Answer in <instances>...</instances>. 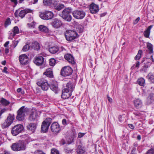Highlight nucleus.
Returning a JSON list of instances; mask_svg holds the SVG:
<instances>
[{
	"label": "nucleus",
	"instance_id": "obj_1",
	"mask_svg": "<svg viewBox=\"0 0 154 154\" xmlns=\"http://www.w3.org/2000/svg\"><path fill=\"white\" fill-rule=\"evenodd\" d=\"M28 112V109L25 108V106L21 107L17 111L16 119L18 121H22L23 120L25 116Z\"/></svg>",
	"mask_w": 154,
	"mask_h": 154
},
{
	"label": "nucleus",
	"instance_id": "obj_2",
	"mask_svg": "<svg viewBox=\"0 0 154 154\" xmlns=\"http://www.w3.org/2000/svg\"><path fill=\"white\" fill-rule=\"evenodd\" d=\"M11 149L15 151H24L26 149V145L24 141H20L18 143H13L11 146Z\"/></svg>",
	"mask_w": 154,
	"mask_h": 154
},
{
	"label": "nucleus",
	"instance_id": "obj_3",
	"mask_svg": "<svg viewBox=\"0 0 154 154\" xmlns=\"http://www.w3.org/2000/svg\"><path fill=\"white\" fill-rule=\"evenodd\" d=\"M66 40L71 42L75 39L77 36V33L75 31L72 30H67L65 33Z\"/></svg>",
	"mask_w": 154,
	"mask_h": 154
},
{
	"label": "nucleus",
	"instance_id": "obj_4",
	"mask_svg": "<svg viewBox=\"0 0 154 154\" xmlns=\"http://www.w3.org/2000/svg\"><path fill=\"white\" fill-rule=\"evenodd\" d=\"M23 125L18 124L15 125L12 128L11 133L14 136H16L21 133L24 129Z\"/></svg>",
	"mask_w": 154,
	"mask_h": 154
},
{
	"label": "nucleus",
	"instance_id": "obj_5",
	"mask_svg": "<svg viewBox=\"0 0 154 154\" xmlns=\"http://www.w3.org/2000/svg\"><path fill=\"white\" fill-rule=\"evenodd\" d=\"M32 11V10L29 9H26L21 11H20V9H19L16 11L14 13V15L15 17H17L19 16L21 18H23L26 14L29 13H31Z\"/></svg>",
	"mask_w": 154,
	"mask_h": 154
},
{
	"label": "nucleus",
	"instance_id": "obj_6",
	"mask_svg": "<svg viewBox=\"0 0 154 154\" xmlns=\"http://www.w3.org/2000/svg\"><path fill=\"white\" fill-rule=\"evenodd\" d=\"M51 122L52 119L51 118H47L43 121L42 125L41 131L44 133L47 131Z\"/></svg>",
	"mask_w": 154,
	"mask_h": 154
},
{
	"label": "nucleus",
	"instance_id": "obj_7",
	"mask_svg": "<svg viewBox=\"0 0 154 154\" xmlns=\"http://www.w3.org/2000/svg\"><path fill=\"white\" fill-rule=\"evenodd\" d=\"M72 15L73 17L77 19H82L85 17V12L82 10H77L73 11Z\"/></svg>",
	"mask_w": 154,
	"mask_h": 154
},
{
	"label": "nucleus",
	"instance_id": "obj_8",
	"mask_svg": "<svg viewBox=\"0 0 154 154\" xmlns=\"http://www.w3.org/2000/svg\"><path fill=\"white\" fill-rule=\"evenodd\" d=\"M39 16L40 18L43 20H48L53 17L54 14L51 11H46L41 13Z\"/></svg>",
	"mask_w": 154,
	"mask_h": 154
},
{
	"label": "nucleus",
	"instance_id": "obj_9",
	"mask_svg": "<svg viewBox=\"0 0 154 154\" xmlns=\"http://www.w3.org/2000/svg\"><path fill=\"white\" fill-rule=\"evenodd\" d=\"M14 120V116L13 115L10 114L8 116L7 119L2 125V127L4 129L8 128L13 122Z\"/></svg>",
	"mask_w": 154,
	"mask_h": 154
},
{
	"label": "nucleus",
	"instance_id": "obj_10",
	"mask_svg": "<svg viewBox=\"0 0 154 154\" xmlns=\"http://www.w3.org/2000/svg\"><path fill=\"white\" fill-rule=\"evenodd\" d=\"M72 68L69 66H65L61 70V75L63 76L69 75L72 74Z\"/></svg>",
	"mask_w": 154,
	"mask_h": 154
},
{
	"label": "nucleus",
	"instance_id": "obj_11",
	"mask_svg": "<svg viewBox=\"0 0 154 154\" xmlns=\"http://www.w3.org/2000/svg\"><path fill=\"white\" fill-rule=\"evenodd\" d=\"M40 113V111L36 110L35 109H32L29 116V120L31 121L35 120L39 116Z\"/></svg>",
	"mask_w": 154,
	"mask_h": 154
},
{
	"label": "nucleus",
	"instance_id": "obj_12",
	"mask_svg": "<svg viewBox=\"0 0 154 154\" xmlns=\"http://www.w3.org/2000/svg\"><path fill=\"white\" fill-rule=\"evenodd\" d=\"M37 85L41 86L43 91H47L49 87V85L46 80H42L37 83Z\"/></svg>",
	"mask_w": 154,
	"mask_h": 154
},
{
	"label": "nucleus",
	"instance_id": "obj_13",
	"mask_svg": "<svg viewBox=\"0 0 154 154\" xmlns=\"http://www.w3.org/2000/svg\"><path fill=\"white\" fill-rule=\"evenodd\" d=\"M19 59L20 62L22 65H25L29 63L28 57L25 54H23L20 56Z\"/></svg>",
	"mask_w": 154,
	"mask_h": 154
},
{
	"label": "nucleus",
	"instance_id": "obj_14",
	"mask_svg": "<svg viewBox=\"0 0 154 154\" xmlns=\"http://www.w3.org/2000/svg\"><path fill=\"white\" fill-rule=\"evenodd\" d=\"M51 25L54 28L57 29L60 28L62 25V21L57 18L54 19L51 23Z\"/></svg>",
	"mask_w": 154,
	"mask_h": 154
},
{
	"label": "nucleus",
	"instance_id": "obj_15",
	"mask_svg": "<svg viewBox=\"0 0 154 154\" xmlns=\"http://www.w3.org/2000/svg\"><path fill=\"white\" fill-rule=\"evenodd\" d=\"M51 130L54 133H58L60 130V126L57 122L53 123L51 127Z\"/></svg>",
	"mask_w": 154,
	"mask_h": 154
},
{
	"label": "nucleus",
	"instance_id": "obj_16",
	"mask_svg": "<svg viewBox=\"0 0 154 154\" xmlns=\"http://www.w3.org/2000/svg\"><path fill=\"white\" fill-rule=\"evenodd\" d=\"M44 58L41 56H36L34 60V62L37 65L40 66L44 62Z\"/></svg>",
	"mask_w": 154,
	"mask_h": 154
},
{
	"label": "nucleus",
	"instance_id": "obj_17",
	"mask_svg": "<svg viewBox=\"0 0 154 154\" xmlns=\"http://www.w3.org/2000/svg\"><path fill=\"white\" fill-rule=\"evenodd\" d=\"M90 10L92 14H95L99 11L98 5L92 3L90 5Z\"/></svg>",
	"mask_w": 154,
	"mask_h": 154
},
{
	"label": "nucleus",
	"instance_id": "obj_18",
	"mask_svg": "<svg viewBox=\"0 0 154 154\" xmlns=\"http://www.w3.org/2000/svg\"><path fill=\"white\" fill-rule=\"evenodd\" d=\"M72 92L68 91L67 90L64 89L62 91L61 97L64 99H68L71 96Z\"/></svg>",
	"mask_w": 154,
	"mask_h": 154
},
{
	"label": "nucleus",
	"instance_id": "obj_19",
	"mask_svg": "<svg viewBox=\"0 0 154 154\" xmlns=\"http://www.w3.org/2000/svg\"><path fill=\"white\" fill-rule=\"evenodd\" d=\"M65 58L68 62L72 64H75V62L74 60V58L73 56L71 54H67L64 56Z\"/></svg>",
	"mask_w": 154,
	"mask_h": 154
},
{
	"label": "nucleus",
	"instance_id": "obj_20",
	"mask_svg": "<svg viewBox=\"0 0 154 154\" xmlns=\"http://www.w3.org/2000/svg\"><path fill=\"white\" fill-rule=\"evenodd\" d=\"M134 103L135 107L138 109L141 108L143 105L142 100L139 98L135 99L134 101Z\"/></svg>",
	"mask_w": 154,
	"mask_h": 154
},
{
	"label": "nucleus",
	"instance_id": "obj_21",
	"mask_svg": "<svg viewBox=\"0 0 154 154\" xmlns=\"http://www.w3.org/2000/svg\"><path fill=\"white\" fill-rule=\"evenodd\" d=\"M36 128V125L33 123H31L28 125L27 126L28 130L31 131L32 133H34Z\"/></svg>",
	"mask_w": 154,
	"mask_h": 154
},
{
	"label": "nucleus",
	"instance_id": "obj_22",
	"mask_svg": "<svg viewBox=\"0 0 154 154\" xmlns=\"http://www.w3.org/2000/svg\"><path fill=\"white\" fill-rule=\"evenodd\" d=\"M50 87L51 89L55 93H57L59 89L58 88V84L57 82H54L51 84Z\"/></svg>",
	"mask_w": 154,
	"mask_h": 154
},
{
	"label": "nucleus",
	"instance_id": "obj_23",
	"mask_svg": "<svg viewBox=\"0 0 154 154\" xmlns=\"http://www.w3.org/2000/svg\"><path fill=\"white\" fill-rule=\"evenodd\" d=\"M74 88V86L73 84L71 82H69L67 84L66 88L64 89L67 90L69 91L72 92Z\"/></svg>",
	"mask_w": 154,
	"mask_h": 154
},
{
	"label": "nucleus",
	"instance_id": "obj_24",
	"mask_svg": "<svg viewBox=\"0 0 154 154\" xmlns=\"http://www.w3.org/2000/svg\"><path fill=\"white\" fill-rule=\"evenodd\" d=\"M153 25H150L148 27L147 29L145 30L144 32V36L146 38H149V35L150 33V30L152 27Z\"/></svg>",
	"mask_w": 154,
	"mask_h": 154
},
{
	"label": "nucleus",
	"instance_id": "obj_25",
	"mask_svg": "<svg viewBox=\"0 0 154 154\" xmlns=\"http://www.w3.org/2000/svg\"><path fill=\"white\" fill-rule=\"evenodd\" d=\"M76 152L78 154H83L85 152L84 147L81 145H78L76 149Z\"/></svg>",
	"mask_w": 154,
	"mask_h": 154
},
{
	"label": "nucleus",
	"instance_id": "obj_26",
	"mask_svg": "<svg viewBox=\"0 0 154 154\" xmlns=\"http://www.w3.org/2000/svg\"><path fill=\"white\" fill-rule=\"evenodd\" d=\"M43 74L50 78L53 77V72L51 69L50 68H48L46 69V71Z\"/></svg>",
	"mask_w": 154,
	"mask_h": 154
},
{
	"label": "nucleus",
	"instance_id": "obj_27",
	"mask_svg": "<svg viewBox=\"0 0 154 154\" xmlns=\"http://www.w3.org/2000/svg\"><path fill=\"white\" fill-rule=\"evenodd\" d=\"M147 48L148 49V52L150 54L153 53V46L149 42L147 43Z\"/></svg>",
	"mask_w": 154,
	"mask_h": 154
},
{
	"label": "nucleus",
	"instance_id": "obj_28",
	"mask_svg": "<svg viewBox=\"0 0 154 154\" xmlns=\"http://www.w3.org/2000/svg\"><path fill=\"white\" fill-rule=\"evenodd\" d=\"M58 50V48L56 46L51 47L49 49L50 52L52 54H55L56 53Z\"/></svg>",
	"mask_w": 154,
	"mask_h": 154
},
{
	"label": "nucleus",
	"instance_id": "obj_29",
	"mask_svg": "<svg viewBox=\"0 0 154 154\" xmlns=\"http://www.w3.org/2000/svg\"><path fill=\"white\" fill-rule=\"evenodd\" d=\"M71 12V9L67 8L64 9L62 12L61 15H65L69 14Z\"/></svg>",
	"mask_w": 154,
	"mask_h": 154
},
{
	"label": "nucleus",
	"instance_id": "obj_30",
	"mask_svg": "<svg viewBox=\"0 0 154 154\" xmlns=\"http://www.w3.org/2000/svg\"><path fill=\"white\" fill-rule=\"evenodd\" d=\"M32 48L35 50H38L39 49L40 47L39 44L37 42H35L32 44Z\"/></svg>",
	"mask_w": 154,
	"mask_h": 154
},
{
	"label": "nucleus",
	"instance_id": "obj_31",
	"mask_svg": "<svg viewBox=\"0 0 154 154\" xmlns=\"http://www.w3.org/2000/svg\"><path fill=\"white\" fill-rule=\"evenodd\" d=\"M63 19L68 22H70L72 20V16L70 14L65 15H61Z\"/></svg>",
	"mask_w": 154,
	"mask_h": 154
},
{
	"label": "nucleus",
	"instance_id": "obj_32",
	"mask_svg": "<svg viewBox=\"0 0 154 154\" xmlns=\"http://www.w3.org/2000/svg\"><path fill=\"white\" fill-rule=\"evenodd\" d=\"M149 80L152 83H154V75L151 73H149L147 76Z\"/></svg>",
	"mask_w": 154,
	"mask_h": 154
},
{
	"label": "nucleus",
	"instance_id": "obj_33",
	"mask_svg": "<svg viewBox=\"0 0 154 154\" xmlns=\"http://www.w3.org/2000/svg\"><path fill=\"white\" fill-rule=\"evenodd\" d=\"M138 84L141 86H144L145 85V81L144 79L142 78H141L138 79L137 80Z\"/></svg>",
	"mask_w": 154,
	"mask_h": 154
},
{
	"label": "nucleus",
	"instance_id": "obj_34",
	"mask_svg": "<svg viewBox=\"0 0 154 154\" xmlns=\"http://www.w3.org/2000/svg\"><path fill=\"white\" fill-rule=\"evenodd\" d=\"M39 30L42 32H46L48 31V28L43 25H40L38 27Z\"/></svg>",
	"mask_w": 154,
	"mask_h": 154
},
{
	"label": "nucleus",
	"instance_id": "obj_35",
	"mask_svg": "<svg viewBox=\"0 0 154 154\" xmlns=\"http://www.w3.org/2000/svg\"><path fill=\"white\" fill-rule=\"evenodd\" d=\"M12 30L13 32L14 33H12L11 35L13 36H14L15 35L18 33L19 32V29L18 27L17 26H15L14 28Z\"/></svg>",
	"mask_w": 154,
	"mask_h": 154
},
{
	"label": "nucleus",
	"instance_id": "obj_36",
	"mask_svg": "<svg viewBox=\"0 0 154 154\" xmlns=\"http://www.w3.org/2000/svg\"><path fill=\"white\" fill-rule=\"evenodd\" d=\"M142 53V51L141 50H139L137 54L134 58L135 60H137L139 59L141 57V55Z\"/></svg>",
	"mask_w": 154,
	"mask_h": 154
},
{
	"label": "nucleus",
	"instance_id": "obj_37",
	"mask_svg": "<svg viewBox=\"0 0 154 154\" xmlns=\"http://www.w3.org/2000/svg\"><path fill=\"white\" fill-rule=\"evenodd\" d=\"M52 2V0H44L43 3L45 5H49Z\"/></svg>",
	"mask_w": 154,
	"mask_h": 154
},
{
	"label": "nucleus",
	"instance_id": "obj_38",
	"mask_svg": "<svg viewBox=\"0 0 154 154\" xmlns=\"http://www.w3.org/2000/svg\"><path fill=\"white\" fill-rule=\"evenodd\" d=\"M30 47V44H27L23 46L22 49V50L23 51H26L29 49Z\"/></svg>",
	"mask_w": 154,
	"mask_h": 154
},
{
	"label": "nucleus",
	"instance_id": "obj_39",
	"mask_svg": "<svg viewBox=\"0 0 154 154\" xmlns=\"http://www.w3.org/2000/svg\"><path fill=\"white\" fill-rule=\"evenodd\" d=\"M64 150L66 152L69 154H70L72 152L73 149H70L68 147H66L65 149Z\"/></svg>",
	"mask_w": 154,
	"mask_h": 154
},
{
	"label": "nucleus",
	"instance_id": "obj_40",
	"mask_svg": "<svg viewBox=\"0 0 154 154\" xmlns=\"http://www.w3.org/2000/svg\"><path fill=\"white\" fill-rule=\"evenodd\" d=\"M11 24V20L10 18H8L6 20L5 23V26L6 27Z\"/></svg>",
	"mask_w": 154,
	"mask_h": 154
},
{
	"label": "nucleus",
	"instance_id": "obj_41",
	"mask_svg": "<svg viewBox=\"0 0 154 154\" xmlns=\"http://www.w3.org/2000/svg\"><path fill=\"white\" fill-rule=\"evenodd\" d=\"M56 60L54 59L51 58L50 59L49 64L50 66H53L55 65L56 63Z\"/></svg>",
	"mask_w": 154,
	"mask_h": 154
},
{
	"label": "nucleus",
	"instance_id": "obj_42",
	"mask_svg": "<svg viewBox=\"0 0 154 154\" xmlns=\"http://www.w3.org/2000/svg\"><path fill=\"white\" fill-rule=\"evenodd\" d=\"M51 154H59V152L57 149H53L51 150Z\"/></svg>",
	"mask_w": 154,
	"mask_h": 154
},
{
	"label": "nucleus",
	"instance_id": "obj_43",
	"mask_svg": "<svg viewBox=\"0 0 154 154\" xmlns=\"http://www.w3.org/2000/svg\"><path fill=\"white\" fill-rule=\"evenodd\" d=\"M64 7V5L63 4L59 5L56 7V9L58 11H60L61 9L63 8Z\"/></svg>",
	"mask_w": 154,
	"mask_h": 154
},
{
	"label": "nucleus",
	"instance_id": "obj_44",
	"mask_svg": "<svg viewBox=\"0 0 154 154\" xmlns=\"http://www.w3.org/2000/svg\"><path fill=\"white\" fill-rule=\"evenodd\" d=\"M34 154H45L43 151L40 150H37L34 152Z\"/></svg>",
	"mask_w": 154,
	"mask_h": 154
},
{
	"label": "nucleus",
	"instance_id": "obj_45",
	"mask_svg": "<svg viewBox=\"0 0 154 154\" xmlns=\"http://www.w3.org/2000/svg\"><path fill=\"white\" fill-rule=\"evenodd\" d=\"M147 154H154V149H151L148 150Z\"/></svg>",
	"mask_w": 154,
	"mask_h": 154
},
{
	"label": "nucleus",
	"instance_id": "obj_46",
	"mask_svg": "<svg viewBox=\"0 0 154 154\" xmlns=\"http://www.w3.org/2000/svg\"><path fill=\"white\" fill-rule=\"evenodd\" d=\"M60 143L61 145H63L66 144V143L65 140L63 139L60 142Z\"/></svg>",
	"mask_w": 154,
	"mask_h": 154
},
{
	"label": "nucleus",
	"instance_id": "obj_47",
	"mask_svg": "<svg viewBox=\"0 0 154 154\" xmlns=\"http://www.w3.org/2000/svg\"><path fill=\"white\" fill-rule=\"evenodd\" d=\"M119 120L120 122H122L124 120V118L122 115H119L118 117Z\"/></svg>",
	"mask_w": 154,
	"mask_h": 154
},
{
	"label": "nucleus",
	"instance_id": "obj_48",
	"mask_svg": "<svg viewBox=\"0 0 154 154\" xmlns=\"http://www.w3.org/2000/svg\"><path fill=\"white\" fill-rule=\"evenodd\" d=\"M150 99L152 101L154 100V94H152L149 96Z\"/></svg>",
	"mask_w": 154,
	"mask_h": 154
},
{
	"label": "nucleus",
	"instance_id": "obj_49",
	"mask_svg": "<svg viewBox=\"0 0 154 154\" xmlns=\"http://www.w3.org/2000/svg\"><path fill=\"white\" fill-rule=\"evenodd\" d=\"M62 124L63 125H67V121L65 119H63L62 120Z\"/></svg>",
	"mask_w": 154,
	"mask_h": 154
},
{
	"label": "nucleus",
	"instance_id": "obj_50",
	"mask_svg": "<svg viewBox=\"0 0 154 154\" xmlns=\"http://www.w3.org/2000/svg\"><path fill=\"white\" fill-rule=\"evenodd\" d=\"M70 141H68L67 144H69L72 143L73 141V139L71 137L69 139Z\"/></svg>",
	"mask_w": 154,
	"mask_h": 154
},
{
	"label": "nucleus",
	"instance_id": "obj_51",
	"mask_svg": "<svg viewBox=\"0 0 154 154\" xmlns=\"http://www.w3.org/2000/svg\"><path fill=\"white\" fill-rule=\"evenodd\" d=\"M134 114L137 116H140L141 115V114L138 112H134Z\"/></svg>",
	"mask_w": 154,
	"mask_h": 154
},
{
	"label": "nucleus",
	"instance_id": "obj_52",
	"mask_svg": "<svg viewBox=\"0 0 154 154\" xmlns=\"http://www.w3.org/2000/svg\"><path fill=\"white\" fill-rule=\"evenodd\" d=\"M33 24H32L31 23H28V26L29 27L34 28L35 27V24H34V23H33Z\"/></svg>",
	"mask_w": 154,
	"mask_h": 154
},
{
	"label": "nucleus",
	"instance_id": "obj_53",
	"mask_svg": "<svg viewBox=\"0 0 154 154\" xmlns=\"http://www.w3.org/2000/svg\"><path fill=\"white\" fill-rule=\"evenodd\" d=\"M140 17H137L134 22V24H136L140 20Z\"/></svg>",
	"mask_w": 154,
	"mask_h": 154
},
{
	"label": "nucleus",
	"instance_id": "obj_54",
	"mask_svg": "<svg viewBox=\"0 0 154 154\" xmlns=\"http://www.w3.org/2000/svg\"><path fill=\"white\" fill-rule=\"evenodd\" d=\"M85 134L83 133H79L78 134V137L79 138H81Z\"/></svg>",
	"mask_w": 154,
	"mask_h": 154
},
{
	"label": "nucleus",
	"instance_id": "obj_55",
	"mask_svg": "<svg viewBox=\"0 0 154 154\" xmlns=\"http://www.w3.org/2000/svg\"><path fill=\"white\" fill-rule=\"evenodd\" d=\"M128 126L131 129H134V126L132 124H129Z\"/></svg>",
	"mask_w": 154,
	"mask_h": 154
},
{
	"label": "nucleus",
	"instance_id": "obj_56",
	"mask_svg": "<svg viewBox=\"0 0 154 154\" xmlns=\"http://www.w3.org/2000/svg\"><path fill=\"white\" fill-rule=\"evenodd\" d=\"M18 42V41H15L14 42L13 46H14V48H15L16 47V46L17 45Z\"/></svg>",
	"mask_w": 154,
	"mask_h": 154
},
{
	"label": "nucleus",
	"instance_id": "obj_57",
	"mask_svg": "<svg viewBox=\"0 0 154 154\" xmlns=\"http://www.w3.org/2000/svg\"><path fill=\"white\" fill-rule=\"evenodd\" d=\"M3 72L6 73H7L8 72L7 71V68L6 67H5L3 70Z\"/></svg>",
	"mask_w": 154,
	"mask_h": 154
},
{
	"label": "nucleus",
	"instance_id": "obj_58",
	"mask_svg": "<svg viewBox=\"0 0 154 154\" xmlns=\"http://www.w3.org/2000/svg\"><path fill=\"white\" fill-rule=\"evenodd\" d=\"M11 2L15 4V5H16L17 3V0H11Z\"/></svg>",
	"mask_w": 154,
	"mask_h": 154
},
{
	"label": "nucleus",
	"instance_id": "obj_59",
	"mask_svg": "<svg viewBox=\"0 0 154 154\" xmlns=\"http://www.w3.org/2000/svg\"><path fill=\"white\" fill-rule=\"evenodd\" d=\"M9 41L6 42L4 45V47H7V46H8V45L9 44Z\"/></svg>",
	"mask_w": 154,
	"mask_h": 154
},
{
	"label": "nucleus",
	"instance_id": "obj_60",
	"mask_svg": "<svg viewBox=\"0 0 154 154\" xmlns=\"http://www.w3.org/2000/svg\"><path fill=\"white\" fill-rule=\"evenodd\" d=\"M107 97L109 101L110 102H112V98L109 97V96L108 95L107 96Z\"/></svg>",
	"mask_w": 154,
	"mask_h": 154
},
{
	"label": "nucleus",
	"instance_id": "obj_61",
	"mask_svg": "<svg viewBox=\"0 0 154 154\" xmlns=\"http://www.w3.org/2000/svg\"><path fill=\"white\" fill-rule=\"evenodd\" d=\"M6 110V109L5 108L3 109H2L0 111V112L2 113V114Z\"/></svg>",
	"mask_w": 154,
	"mask_h": 154
},
{
	"label": "nucleus",
	"instance_id": "obj_62",
	"mask_svg": "<svg viewBox=\"0 0 154 154\" xmlns=\"http://www.w3.org/2000/svg\"><path fill=\"white\" fill-rule=\"evenodd\" d=\"M140 65V62H137L135 65V67L138 68L139 67Z\"/></svg>",
	"mask_w": 154,
	"mask_h": 154
},
{
	"label": "nucleus",
	"instance_id": "obj_63",
	"mask_svg": "<svg viewBox=\"0 0 154 154\" xmlns=\"http://www.w3.org/2000/svg\"><path fill=\"white\" fill-rule=\"evenodd\" d=\"M5 53L7 54L9 52V49L8 48H6L5 50Z\"/></svg>",
	"mask_w": 154,
	"mask_h": 154
},
{
	"label": "nucleus",
	"instance_id": "obj_64",
	"mask_svg": "<svg viewBox=\"0 0 154 154\" xmlns=\"http://www.w3.org/2000/svg\"><path fill=\"white\" fill-rule=\"evenodd\" d=\"M22 91V89L21 88H19L18 89H17V91L18 92V93H20V92Z\"/></svg>",
	"mask_w": 154,
	"mask_h": 154
}]
</instances>
